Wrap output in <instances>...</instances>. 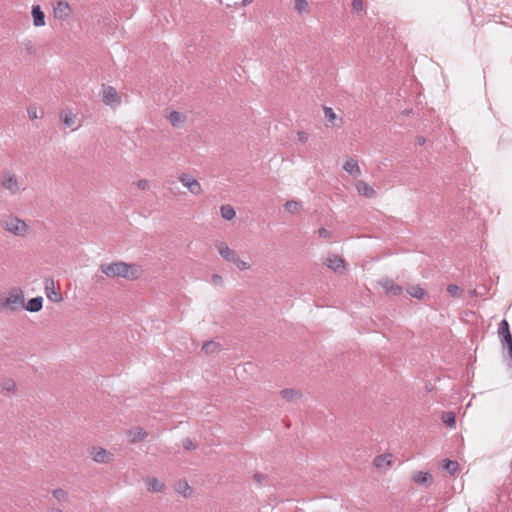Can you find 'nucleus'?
Listing matches in <instances>:
<instances>
[{
	"instance_id": "16",
	"label": "nucleus",
	"mask_w": 512,
	"mask_h": 512,
	"mask_svg": "<svg viewBox=\"0 0 512 512\" xmlns=\"http://www.w3.org/2000/svg\"><path fill=\"white\" fill-rule=\"evenodd\" d=\"M412 480L419 485L428 487L433 483V478L429 472L418 471L412 476Z\"/></svg>"
},
{
	"instance_id": "24",
	"label": "nucleus",
	"mask_w": 512,
	"mask_h": 512,
	"mask_svg": "<svg viewBox=\"0 0 512 512\" xmlns=\"http://www.w3.org/2000/svg\"><path fill=\"white\" fill-rule=\"evenodd\" d=\"M280 395L289 402L301 397V393L296 389H283L280 391Z\"/></svg>"
},
{
	"instance_id": "44",
	"label": "nucleus",
	"mask_w": 512,
	"mask_h": 512,
	"mask_svg": "<svg viewBox=\"0 0 512 512\" xmlns=\"http://www.w3.org/2000/svg\"><path fill=\"white\" fill-rule=\"evenodd\" d=\"M253 478L254 480L259 483V484H262L263 480L266 478L265 475L261 474V473H255L253 475Z\"/></svg>"
},
{
	"instance_id": "28",
	"label": "nucleus",
	"mask_w": 512,
	"mask_h": 512,
	"mask_svg": "<svg viewBox=\"0 0 512 512\" xmlns=\"http://www.w3.org/2000/svg\"><path fill=\"white\" fill-rule=\"evenodd\" d=\"M443 468L451 475L459 470V463L456 460H445Z\"/></svg>"
},
{
	"instance_id": "48",
	"label": "nucleus",
	"mask_w": 512,
	"mask_h": 512,
	"mask_svg": "<svg viewBox=\"0 0 512 512\" xmlns=\"http://www.w3.org/2000/svg\"><path fill=\"white\" fill-rule=\"evenodd\" d=\"M50 512H62V510L58 509V508H52L50 510Z\"/></svg>"
},
{
	"instance_id": "25",
	"label": "nucleus",
	"mask_w": 512,
	"mask_h": 512,
	"mask_svg": "<svg viewBox=\"0 0 512 512\" xmlns=\"http://www.w3.org/2000/svg\"><path fill=\"white\" fill-rule=\"evenodd\" d=\"M407 293L411 297L416 298V299H422L426 294L425 290L422 287H420L419 285L410 286L407 289Z\"/></svg>"
},
{
	"instance_id": "43",
	"label": "nucleus",
	"mask_w": 512,
	"mask_h": 512,
	"mask_svg": "<svg viewBox=\"0 0 512 512\" xmlns=\"http://www.w3.org/2000/svg\"><path fill=\"white\" fill-rule=\"evenodd\" d=\"M298 140L302 143L307 142L308 140V134L306 132L300 131L297 133Z\"/></svg>"
},
{
	"instance_id": "37",
	"label": "nucleus",
	"mask_w": 512,
	"mask_h": 512,
	"mask_svg": "<svg viewBox=\"0 0 512 512\" xmlns=\"http://www.w3.org/2000/svg\"><path fill=\"white\" fill-rule=\"evenodd\" d=\"M232 263L235 264V266L239 270H247V269L250 268V265H249L248 262L243 261V260L239 259L238 257H236L235 260Z\"/></svg>"
},
{
	"instance_id": "45",
	"label": "nucleus",
	"mask_w": 512,
	"mask_h": 512,
	"mask_svg": "<svg viewBox=\"0 0 512 512\" xmlns=\"http://www.w3.org/2000/svg\"><path fill=\"white\" fill-rule=\"evenodd\" d=\"M416 141H417V143H418L419 145H424V143H425V141H426V140H425V138H424L423 136H418V137H417V139H416Z\"/></svg>"
},
{
	"instance_id": "41",
	"label": "nucleus",
	"mask_w": 512,
	"mask_h": 512,
	"mask_svg": "<svg viewBox=\"0 0 512 512\" xmlns=\"http://www.w3.org/2000/svg\"><path fill=\"white\" fill-rule=\"evenodd\" d=\"M352 8L355 11H361L363 9V2H362V0H353L352 1Z\"/></svg>"
},
{
	"instance_id": "13",
	"label": "nucleus",
	"mask_w": 512,
	"mask_h": 512,
	"mask_svg": "<svg viewBox=\"0 0 512 512\" xmlns=\"http://www.w3.org/2000/svg\"><path fill=\"white\" fill-rule=\"evenodd\" d=\"M59 118H60V121L66 127L72 128V130H76L80 127V125L74 127V125L76 123V115L70 109L61 111Z\"/></svg>"
},
{
	"instance_id": "42",
	"label": "nucleus",
	"mask_w": 512,
	"mask_h": 512,
	"mask_svg": "<svg viewBox=\"0 0 512 512\" xmlns=\"http://www.w3.org/2000/svg\"><path fill=\"white\" fill-rule=\"evenodd\" d=\"M318 235L321 237V238H329L331 233L330 231H328L326 228H319L318 229Z\"/></svg>"
},
{
	"instance_id": "18",
	"label": "nucleus",
	"mask_w": 512,
	"mask_h": 512,
	"mask_svg": "<svg viewBox=\"0 0 512 512\" xmlns=\"http://www.w3.org/2000/svg\"><path fill=\"white\" fill-rule=\"evenodd\" d=\"M128 437L131 443H137L147 437V432L141 427H135L128 431Z\"/></svg>"
},
{
	"instance_id": "3",
	"label": "nucleus",
	"mask_w": 512,
	"mask_h": 512,
	"mask_svg": "<svg viewBox=\"0 0 512 512\" xmlns=\"http://www.w3.org/2000/svg\"><path fill=\"white\" fill-rule=\"evenodd\" d=\"M497 333L503 350H507V355L512 363V334L510 331L509 323L506 319L501 320L499 323Z\"/></svg>"
},
{
	"instance_id": "1",
	"label": "nucleus",
	"mask_w": 512,
	"mask_h": 512,
	"mask_svg": "<svg viewBox=\"0 0 512 512\" xmlns=\"http://www.w3.org/2000/svg\"><path fill=\"white\" fill-rule=\"evenodd\" d=\"M100 270L107 277H122L127 280H136L141 276L142 270L136 264H128L122 261L110 264H102Z\"/></svg>"
},
{
	"instance_id": "7",
	"label": "nucleus",
	"mask_w": 512,
	"mask_h": 512,
	"mask_svg": "<svg viewBox=\"0 0 512 512\" xmlns=\"http://www.w3.org/2000/svg\"><path fill=\"white\" fill-rule=\"evenodd\" d=\"M179 181L187 187V189L192 193L193 195H199L202 192V188L200 183L196 178H194L192 175L183 173L179 176Z\"/></svg>"
},
{
	"instance_id": "27",
	"label": "nucleus",
	"mask_w": 512,
	"mask_h": 512,
	"mask_svg": "<svg viewBox=\"0 0 512 512\" xmlns=\"http://www.w3.org/2000/svg\"><path fill=\"white\" fill-rule=\"evenodd\" d=\"M147 483L149 490L153 492H161L165 487V485L156 478H148Z\"/></svg>"
},
{
	"instance_id": "31",
	"label": "nucleus",
	"mask_w": 512,
	"mask_h": 512,
	"mask_svg": "<svg viewBox=\"0 0 512 512\" xmlns=\"http://www.w3.org/2000/svg\"><path fill=\"white\" fill-rule=\"evenodd\" d=\"M218 349H219V344L217 342H215V341H207L202 346V350L206 354L215 353V352L218 351Z\"/></svg>"
},
{
	"instance_id": "49",
	"label": "nucleus",
	"mask_w": 512,
	"mask_h": 512,
	"mask_svg": "<svg viewBox=\"0 0 512 512\" xmlns=\"http://www.w3.org/2000/svg\"><path fill=\"white\" fill-rule=\"evenodd\" d=\"M184 487H185V489H190V487L188 486L187 483H184Z\"/></svg>"
},
{
	"instance_id": "11",
	"label": "nucleus",
	"mask_w": 512,
	"mask_h": 512,
	"mask_svg": "<svg viewBox=\"0 0 512 512\" xmlns=\"http://www.w3.org/2000/svg\"><path fill=\"white\" fill-rule=\"evenodd\" d=\"M326 265L332 269L334 272L341 273L345 268V261L337 254H332L328 256L326 260Z\"/></svg>"
},
{
	"instance_id": "19",
	"label": "nucleus",
	"mask_w": 512,
	"mask_h": 512,
	"mask_svg": "<svg viewBox=\"0 0 512 512\" xmlns=\"http://www.w3.org/2000/svg\"><path fill=\"white\" fill-rule=\"evenodd\" d=\"M33 17V24L36 27H41L45 25V14L41 10L39 5H35L32 7L31 11Z\"/></svg>"
},
{
	"instance_id": "34",
	"label": "nucleus",
	"mask_w": 512,
	"mask_h": 512,
	"mask_svg": "<svg viewBox=\"0 0 512 512\" xmlns=\"http://www.w3.org/2000/svg\"><path fill=\"white\" fill-rule=\"evenodd\" d=\"M21 45L28 54H30V55L35 54L36 50H35L34 44L31 40L25 39L22 41Z\"/></svg>"
},
{
	"instance_id": "2",
	"label": "nucleus",
	"mask_w": 512,
	"mask_h": 512,
	"mask_svg": "<svg viewBox=\"0 0 512 512\" xmlns=\"http://www.w3.org/2000/svg\"><path fill=\"white\" fill-rule=\"evenodd\" d=\"M24 305V295L20 288L15 287L9 291V294L5 298H0V310L9 309L15 311L17 307Z\"/></svg>"
},
{
	"instance_id": "20",
	"label": "nucleus",
	"mask_w": 512,
	"mask_h": 512,
	"mask_svg": "<svg viewBox=\"0 0 512 512\" xmlns=\"http://www.w3.org/2000/svg\"><path fill=\"white\" fill-rule=\"evenodd\" d=\"M343 168L349 175L353 177H358L361 174L360 167L357 161L353 158L347 159Z\"/></svg>"
},
{
	"instance_id": "29",
	"label": "nucleus",
	"mask_w": 512,
	"mask_h": 512,
	"mask_svg": "<svg viewBox=\"0 0 512 512\" xmlns=\"http://www.w3.org/2000/svg\"><path fill=\"white\" fill-rule=\"evenodd\" d=\"M294 8L300 14L310 12L309 3L307 0H295Z\"/></svg>"
},
{
	"instance_id": "47",
	"label": "nucleus",
	"mask_w": 512,
	"mask_h": 512,
	"mask_svg": "<svg viewBox=\"0 0 512 512\" xmlns=\"http://www.w3.org/2000/svg\"><path fill=\"white\" fill-rule=\"evenodd\" d=\"M251 2H253V0H243L242 6H246V5L250 4Z\"/></svg>"
},
{
	"instance_id": "6",
	"label": "nucleus",
	"mask_w": 512,
	"mask_h": 512,
	"mask_svg": "<svg viewBox=\"0 0 512 512\" xmlns=\"http://www.w3.org/2000/svg\"><path fill=\"white\" fill-rule=\"evenodd\" d=\"M103 102L111 107L119 106L121 97L114 87L103 85Z\"/></svg>"
},
{
	"instance_id": "4",
	"label": "nucleus",
	"mask_w": 512,
	"mask_h": 512,
	"mask_svg": "<svg viewBox=\"0 0 512 512\" xmlns=\"http://www.w3.org/2000/svg\"><path fill=\"white\" fill-rule=\"evenodd\" d=\"M1 225L15 236H23L28 229L27 224L17 217H9L6 220H2Z\"/></svg>"
},
{
	"instance_id": "17",
	"label": "nucleus",
	"mask_w": 512,
	"mask_h": 512,
	"mask_svg": "<svg viewBox=\"0 0 512 512\" xmlns=\"http://www.w3.org/2000/svg\"><path fill=\"white\" fill-rule=\"evenodd\" d=\"M356 189L360 195L367 198H374L376 196V191L374 188L365 181H358L356 184Z\"/></svg>"
},
{
	"instance_id": "38",
	"label": "nucleus",
	"mask_w": 512,
	"mask_h": 512,
	"mask_svg": "<svg viewBox=\"0 0 512 512\" xmlns=\"http://www.w3.org/2000/svg\"><path fill=\"white\" fill-rule=\"evenodd\" d=\"M182 445L186 450H194L196 448L195 444L190 438H185L182 442Z\"/></svg>"
},
{
	"instance_id": "15",
	"label": "nucleus",
	"mask_w": 512,
	"mask_h": 512,
	"mask_svg": "<svg viewBox=\"0 0 512 512\" xmlns=\"http://www.w3.org/2000/svg\"><path fill=\"white\" fill-rule=\"evenodd\" d=\"M217 249L221 257L228 262L232 263L237 257L236 252L224 242L217 244Z\"/></svg>"
},
{
	"instance_id": "14",
	"label": "nucleus",
	"mask_w": 512,
	"mask_h": 512,
	"mask_svg": "<svg viewBox=\"0 0 512 512\" xmlns=\"http://www.w3.org/2000/svg\"><path fill=\"white\" fill-rule=\"evenodd\" d=\"M323 111L325 119L333 127L340 128L343 125V119L338 117L331 107L324 106Z\"/></svg>"
},
{
	"instance_id": "39",
	"label": "nucleus",
	"mask_w": 512,
	"mask_h": 512,
	"mask_svg": "<svg viewBox=\"0 0 512 512\" xmlns=\"http://www.w3.org/2000/svg\"><path fill=\"white\" fill-rule=\"evenodd\" d=\"M27 113H28V117L31 119V120H35L38 118V114H37V108L35 106H29L27 108Z\"/></svg>"
},
{
	"instance_id": "33",
	"label": "nucleus",
	"mask_w": 512,
	"mask_h": 512,
	"mask_svg": "<svg viewBox=\"0 0 512 512\" xmlns=\"http://www.w3.org/2000/svg\"><path fill=\"white\" fill-rule=\"evenodd\" d=\"M52 495L59 502H65L68 499V493L61 488L53 490Z\"/></svg>"
},
{
	"instance_id": "21",
	"label": "nucleus",
	"mask_w": 512,
	"mask_h": 512,
	"mask_svg": "<svg viewBox=\"0 0 512 512\" xmlns=\"http://www.w3.org/2000/svg\"><path fill=\"white\" fill-rule=\"evenodd\" d=\"M23 306L29 312H38L43 307V298L41 296L31 298L26 304L24 303Z\"/></svg>"
},
{
	"instance_id": "36",
	"label": "nucleus",
	"mask_w": 512,
	"mask_h": 512,
	"mask_svg": "<svg viewBox=\"0 0 512 512\" xmlns=\"http://www.w3.org/2000/svg\"><path fill=\"white\" fill-rule=\"evenodd\" d=\"M2 388L8 392H14L16 389V383L13 379H6L2 383Z\"/></svg>"
},
{
	"instance_id": "22",
	"label": "nucleus",
	"mask_w": 512,
	"mask_h": 512,
	"mask_svg": "<svg viewBox=\"0 0 512 512\" xmlns=\"http://www.w3.org/2000/svg\"><path fill=\"white\" fill-rule=\"evenodd\" d=\"M168 119L170 121V123L175 126V127H179L181 126L185 120H186V117L183 113L181 112H178V111H172L169 116H168Z\"/></svg>"
},
{
	"instance_id": "35",
	"label": "nucleus",
	"mask_w": 512,
	"mask_h": 512,
	"mask_svg": "<svg viewBox=\"0 0 512 512\" xmlns=\"http://www.w3.org/2000/svg\"><path fill=\"white\" fill-rule=\"evenodd\" d=\"M447 292L452 296V297H459L461 295V292L462 290L460 289L459 286H457L456 284H449L447 286Z\"/></svg>"
},
{
	"instance_id": "12",
	"label": "nucleus",
	"mask_w": 512,
	"mask_h": 512,
	"mask_svg": "<svg viewBox=\"0 0 512 512\" xmlns=\"http://www.w3.org/2000/svg\"><path fill=\"white\" fill-rule=\"evenodd\" d=\"M92 458L97 463H108L112 460L113 454L104 448H93Z\"/></svg>"
},
{
	"instance_id": "40",
	"label": "nucleus",
	"mask_w": 512,
	"mask_h": 512,
	"mask_svg": "<svg viewBox=\"0 0 512 512\" xmlns=\"http://www.w3.org/2000/svg\"><path fill=\"white\" fill-rule=\"evenodd\" d=\"M136 185L141 190H147L149 188V182L146 179H141L136 182Z\"/></svg>"
},
{
	"instance_id": "30",
	"label": "nucleus",
	"mask_w": 512,
	"mask_h": 512,
	"mask_svg": "<svg viewBox=\"0 0 512 512\" xmlns=\"http://www.w3.org/2000/svg\"><path fill=\"white\" fill-rule=\"evenodd\" d=\"M442 421L444 422L445 425H447L450 428L455 427V414L453 412H444L442 415Z\"/></svg>"
},
{
	"instance_id": "9",
	"label": "nucleus",
	"mask_w": 512,
	"mask_h": 512,
	"mask_svg": "<svg viewBox=\"0 0 512 512\" xmlns=\"http://www.w3.org/2000/svg\"><path fill=\"white\" fill-rule=\"evenodd\" d=\"M44 287L46 296L50 301L58 303L63 300L61 293L57 292L55 289V282L53 278L46 277L44 280Z\"/></svg>"
},
{
	"instance_id": "26",
	"label": "nucleus",
	"mask_w": 512,
	"mask_h": 512,
	"mask_svg": "<svg viewBox=\"0 0 512 512\" xmlns=\"http://www.w3.org/2000/svg\"><path fill=\"white\" fill-rule=\"evenodd\" d=\"M220 212H221V216L225 219V220H232L235 218L236 216V212L234 210V208L230 205H222L220 207Z\"/></svg>"
},
{
	"instance_id": "46",
	"label": "nucleus",
	"mask_w": 512,
	"mask_h": 512,
	"mask_svg": "<svg viewBox=\"0 0 512 512\" xmlns=\"http://www.w3.org/2000/svg\"><path fill=\"white\" fill-rule=\"evenodd\" d=\"M213 280L215 283H217V282L221 281V277L219 275H214Z\"/></svg>"
},
{
	"instance_id": "32",
	"label": "nucleus",
	"mask_w": 512,
	"mask_h": 512,
	"mask_svg": "<svg viewBox=\"0 0 512 512\" xmlns=\"http://www.w3.org/2000/svg\"><path fill=\"white\" fill-rule=\"evenodd\" d=\"M302 207L301 202L290 200L285 203V209L289 213H296L298 212Z\"/></svg>"
},
{
	"instance_id": "8",
	"label": "nucleus",
	"mask_w": 512,
	"mask_h": 512,
	"mask_svg": "<svg viewBox=\"0 0 512 512\" xmlns=\"http://www.w3.org/2000/svg\"><path fill=\"white\" fill-rule=\"evenodd\" d=\"M54 17L60 20L68 19L72 14V9L67 1L60 0L53 7Z\"/></svg>"
},
{
	"instance_id": "23",
	"label": "nucleus",
	"mask_w": 512,
	"mask_h": 512,
	"mask_svg": "<svg viewBox=\"0 0 512 512\" xmlns=\"http://www.w3.org/2000/svg\"><path fill=\"white\" fill-rule=\"evenodd\" d=\"M391 454H383L375 457L373 464L376 468H383L384 466L391 465Z\"/></svg>"
},
{
	"instance_id": "5",
	"label": "nucleus",
	"mask_w": 512,
	"mask_h": 512,
	"mask_svg": "<svg viewBox=\"0 0 512 512\" xmlns=\"http://www.w3.org/2000/svg\"><path fill=\"white\" fill-rule=\"evenodd\" d=\"M0 185L13 195L20 190L16 176L9 171H5L0 175Z\"/></svg>"
},
{
	"instance_id": "10",
	"label": "nucleus",
	"mask_w": 512,
	"mask_h": 512,
	"mask_svg": "<svg viewBox=\"0 0 512 512\" xmlns=\"http://www.w3.org/2000/svg\"><path fill=\"white\" fill-rule=\"evenodd\" d=\"M379 284L387 294H391L393 296H398L403 291L402 287L390 278H384L380 280Z\"/></svg>"
}]
</instances>
